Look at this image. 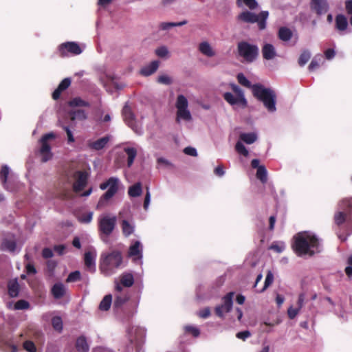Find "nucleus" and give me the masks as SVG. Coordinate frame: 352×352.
Listing matches in <instances>:
<instances>
[{
    "label": "nucleus",
    "instance_id": "obj_28",
    "mask_svg": "<svg viewBox=\"0 0 352 352\" xmlns=\"http://www.w3.org/2000/svg\"><path fill=\"white\" fill-rule=\"evenodd\" d=\"M160 62L153 60L141 69L140 73L144 76H148L155 73L159 67Z\"/></svg>",
    "mask_w": 352,
    "mask_h": 352
},
{
    "label": "nucleus",
    "instance_id": "obj_55",
    "mask_svg": "<svg viewBox=\"0 0 352 352\" xmlns=\"http://www.w3.org/2000/svg\"><path fill=\"white\" fill-rule=\"evenodd\" d=\"M155 54L160 58H164L168 54V48L165 46L160 47L156 49Z\"/></svg>",
    "mask_w": 352,
    "mask_h": 352
},
{
    "label": "nucleus",
    "instance_id": "obj_26",
    "mask_svg": "<svg viewBox=\"0 0 352 352\" xmlns=\"http://www.w3.org/2000/svg\"><path fill=\"white\" fill-rule=\"evenodd\" d=\"M85 48V44H79L74 41H67V53L73 55H79L84 51Z\"/></svg>",
    "mask_w": 352,
    "mask_h": 352
},
{
    "label": "nucleus",
    "instance_id": "obj_7",
    "mask_svg": "<svg viewBox=\"0 0 352 352\" xmlns=\"http://www.w3.org/2000/svg\"><path fill=\"white\" fill-rule=\"evenodd\" d=\"M339 210L334 214V222L340 226L344 223L352 222V198L343 199L339 203Z\"/></svg>",
    "mask_w": 352,
    "mask_h": 352
},
{
    "label": "nucleus",
    "instance_id": "obj_32",
    "mask_svg": "<svg viewBox=\"0 0 352 352\" xmlns=\"http://www.w3.org/2000/svg\"><path fill=\"white\" fill-rule=\"evenodd\" d=\"M236 5L239 8H248L250 10L258 8V3L256 0H236Z\"/></svg>",
    "mask_w": 352,
    "mask_h": 352
},
{
    "label": "nucleus",
    "instance_id": "obj_5",
    "mask_svg": "<svg viewBox=\"0 0 352 352\" xmlns=\"http://www.w3.org/2000/svg\"><path fill=\"white\" fill-rule=\"evenodd\" d=\"M0 182L3 188L11 192L18 191L21 187V184L19 181V177L12 173L10 167L6 164H3L1 167Z\"/></svg>",
    "mask_w": 352,
    "mask_h": 352
},
{
    "label": "nucleus",
    "instance_id": "obj_40",
    "mask_svg": "<svg viewBox=\"0 0 352 352\" xmlns=\"http://www.w3.org/2000/svg\"><path fill=\"white\" fill-rule=\"evenodd\" d=\"M123 150L126 154H137L142 152L140 147L135 143H127L123 146Z\"/></svg>",
    "mask_w": 352,
    "mask_h": 352
},
{
    "label": "nucleus",
    "instance_id": "obj_60",
    "mask_svg": "<svg viewBox=\"0 0 352 352\" xmlns=\"http://www.w3.org/2000/svg\"><path fill=\"white\" fill-rule=\"evenodd\" d=\"M236 338L243 340L251 336V333L249 331H243L238 332L236 335Z\"/></svg>",
    "mask_w": 352,
    "mask_h": 352
},
{
    "label": "nucleus",
    "instance_id": "obj_62",
    "mask_svg": "<svg viewBox=\"0 0 352 352\" xmlns=\"http://www.w3.org/2000/svg\"><path fill=\"white\" fill-rule=\"evenodd\" d=\"M348 264L349 265L345 268V272L349 277L352 276V256L348 259Z\"/></svg>",
    "mask_w": 352,
    "mask_h": 352
},
{
    "label": "nucleus",
    "instance_id": "obj_12",
    "mask_svg": "<svg viewBox=\"0 0 352 352\" xmlns=\"http://www.w3.org/2000/svg\"><path fill=\"white\" fill-rule=\"evenodd\" d=\"M257 139L256 133H241L239 135V140L236 142L235 148L239 154H248V151L244 146V143L250 144L254 143Z\"/></svg>",
    "mask_w": 352,
    "mask_h": 352
},
{
    "label": "nucleus",
    "instance_id": "obj_21",
    "mask_svg": "<svg viewBox=\"0 0 352 352\" xmlns=\"http://www.w3.org/2000/svg\"><path fill=\"white\" fill-rule=\"evenodd\" d=\"M251 166L253 168H257L256 177L263 184L266 183L267 180V170L263 165H260V162L257 159H254L251 162Z\"/></svg>",
    "mask_w": 352,
    "mask_h": 352
},
{
    "label": "nucleus",
    "instance_id": "obj_63",
    "mask_svg": "<svg viewBox=\"0 0 352 352\" xmlns=\"http://www.w3.org/2000/svg\"><path fill=\"white\" fill-rule=\"evenodd\" d=\"M42 256L45 258H50L53 256V252L50 248H45L42 251Z\"/></svg>",
    "mask_w": 352,
    "mask_h": 352
},
{
    "label": "nucleus",
    "instance_id": "obj_17",
    "mask_svg": "<svg viewBox=\"0 0 352 352\" xmlns=\"http://www.w3.org/2000/svg\"><path fill=\"white\" fill-rule=\"evenodd\" d=\"M309 6L311 10L318 16L325 14L330 8L327 0H311Z\"/></svg>",
    "mask_w": 352,
    "mask_h": 352
},
{
    "label": "nucleus",
    "instance_id": "obj_54",
    "mask_svg": "<svg viewBox=\"0 0 352 352\" xmlns=\"http://www.w3.org/2000/svg\"><path fill=\"white\" fill-rule=\"evenodd\" d=\"M128 300L126 296H118L114 300V306L116 308L121 307Z\"/></svg>",
    "mask_w": 352,
    "mask_h": 352
},
{
    "label": "nucleus",
    "instance_id": "obj_61",
    "mask_svg": "<svg viewBox=\"0 0 352 352\" xmlns=\"http://www.w3.org/2000/svg\"><path fill=\"white\" fill-rule=\"evenodd\" d=\"M186 332L192 333L195 337H197L199 335V330L192 326H186L185 327Z\"/></svg>",
    "mask_w": 352,
    "mask_h": 352
},
{
    "label": "nucleus",
    "instance_id": "obj_4",
    "mask_svg": "<svg viewBox=\"0 0 352 352\" xmlns=\"http://www.w3.org/2000/svg\"><path fill=\"white\" fill-rule=\"evenodd\" d=\"M66 90V78H63L58 87L53 91L52 97L56 100L55 109L59 125L66 131V100H58L60 94Z\"/></svg>",
    "mask_w": 352,
    "mask_h": 352
},
{
    "label": "nucleus",
    "instance_id": "obj_27",
    "mask_svg": "<svg viewBox=\"0 0 352 352\" xmlns=\"http://www.w3.org/2000/svg\"><path fill=\"white\" fill-rule=\"evenodd\" d=\"M89 350V345L87 340V338L82 336L77 338L75 349L74 352H88Z\"/></svg>",
    "mask_w": 352,
    "mask_h": 352
},
{
    "label": "nucleus",
    "instance_id": "obj_36",
    "mask_svg": "<svg viewBox=\"0 0 352 352\" xmlns=\"http://www.w3.org/2000/svg\"><path fill=\"white\" fill-rule=\"evenodd\" d=\"M8 307L14 310H26L30 308V303L25 300H19L14 304L13 308L12 302L8 304Z\"/></svg>",
    "mask_w": 352,
    "mask_h": 352
},
{
    "label": "nucleus",
    "instance_id": "obj_56",
    "mask_svg": "<svg viewBox=\"0 0 352 352\" xmlns=\"http://www.w3.org/2000/svg\"><path fill=\"white\" fill-rule=\"evenodd\" d=\"M57 265L55 261L50 260L47 262V270L50 276H52L54 271Z\"/></svg>",
    "mask_w": 352,
    "mask_h": 352
},
{
    "label": "nucleus",
    "instance_id": "obj_10",
    "mask_svg": "<svg viewBox=\"0 0 352 352\" xmlns=\"http://www.w3.org/2000/svg\"><path fill=\"white\" fill-rule=\"evenodd\" d=\"M239 54L247 62H253L258 55V47L245 41L238 43Z\"/></svg>",
    "mask_w": 352,
    "mask_h": 352
},
{
    "label": "nucleus",
    "instance_id": "obj_9",
    "mask_svg": "<svg viewBox=\"0 0 352 352\" xmlns=\"http://www.w3.org/2000/svg\"><path fill=\"white\" fill-rule=\"evenodd\" d=\"M117 218L110 214H101L98 219V230L102 235L107 237L114 230Z\"/></svg>",
    "mask_w": 352,
    "mask_h": 352
},
{
    "label": "nucleus",
    "instance_id": "obj_2",
    "mask_svg": "<svg viewBox=\"0 0 352 352\" xmlns=\"http://www.w3.org/2000/svg\"><path fill=\"white\" fill-rule=\"evenodd\" d=\"M252 95L263 104L269 113L274 114L276 112L277 96L273 89L266 87L261 83H255Z\"/></svg>",
    "mask_w": 352,
    "mask_h": 352
},
{
    "label": "nucleus",
    "instance_id": "obj_53",
    "mask_svg": "<svg viewBox=\"0 0 352 352\" xmlns=\"http://www.w3.org/2000/svg\"><path fill=\"white\" fill-rule=\"evenodd\" d=\"M345 8L347 14L349 16V22L352 26V0H347L345 2Z\"/></svg>",
    "mask_w": 352,
    "mask_h": 352
},
{
    "label": "nucleus",
    "instance_id": "obj_46",
    "mask_svg": "<svg viewBox=\"0 0 352 352\" xmlns=\"http://www.w3.org/2000/svg\"><path fill=\"white\" fill-rule=\"evenodd\" d=\"M322 59V56L321 54L316 55L311 61L309 65V70L310 72L314 71L315 69L318 68L320 66V63Z\"/></svg>",
    "mask_w": 352,
    "mask_h": 352
},
{
    "label": "nucleus",
    "instance_id": "obj_22",
    "mask_svg": "<svg viewBox=\"0 0 352 352\" xmlns=\"http://www.w3.org/2000/svg\"><path fill=\"white\" fill-rule=\"evenodd\" d=\"M96 252L95 250L88 251L85 254L84 261L85 267L91 272H94L96 270Z\"/></svg>",
    "mask_w": 352,
    "mask_h": 352
},
{
    "label": "nucleus",
    "instance_id": "obj_43",
    "mask_svg": "<svg viewBox=\"0 0 352 352\" xmlns=\"http://www.w3.org/2000/svg\"><path fill=\"white\" fill-rule=\"evenodd\" d=\"M237 80L242 86L250 89L252 93L253 94V88L254 84H252L251 82L245 76V75L243 73L238 74Z\"/></svg>",
    "mask_w": 352,
    "mask_h": 352
},
{
    "label": "nucleus",
    "instance_id": "obj_3",
    "mask_svg": "<svg viewBox=\"0 0 352 352\" xmlns=\"http://www.w3.org/2000/svg\"><path fill=\"white\" fill-rule=\"evenodd\" d=\"M122 264V256L120 251L113 250L104 253L101 256L100 270L101 272L109 276L115 274Z\"/></svg>",
    "mask_w": 352,
    "mask_h": 352
},
{
    "label": "nucleus",
    "instance_id": "obj_47",
    "mask_svg": "<svg viewBox=\"0 0 352 352\" xmlns=\"http://www.w3.org/2000/svg\"><path fill=\"white\" fill-rule=\"evenodd\" d=\"M52 324L53 328L59 332L63 329V320L60 317L55 316L52 319Z\"/></svg>",
    "mask_w": 352,
    "mask_h": 352
},
{
    "label": "nucleus",
    "instance_id": "obj_44",
    "mask_svg": "<svg viewBox=\"0 0 352 352\" xmlns=\"http://www.w3.org/2000/svg\"><path fill=\"white\" fill-rule=\"evenodd\" d=\"M311 58V52L308 50L302 52L298 58V64L300 67H303L309 61Z\"/></svg>",
    "mask_w": 352,
    "mask_h": 352
},
{
    "label": "nucleus",
    "instance_id": "obj_50",
    "mask_svg": "<svg viewBox=\"0 0 352 352\" xmlns=\"http://www.w3.org/2000/svg\"><path fill=\"white\" fill-rule=\"evenodd\" d=\"M285 248V245L283 242H280V243H274L270 247V250H274V251H275L276 252H278V253H280V252H283Z\"/></svg>",
    "mask_w": 352,
    "mask_h": 352
},
{
    "label": "nucleus",
    "instance_id": "obj_13",
    "mask_svg": "<svg viewBox=\"0 0 352 352\" xmlns=\"http://www.w3.org/2000/svg\"><path fill=\"white\" fill-rule=\"evenodd\" d=\"M122 116L125 123L138 135L142 134V128L135 120V116L131 109L125 105L122 109Z\"/></svg>",
    "mask_w": 352,
    "mask_h": 352
},
{
    "label": "nucleus",
    "instance_id": "obj_19",
    "mask_svg": "<svg viewBox=\"0 0 352 352\" xmlns=\"http://www.w3.org/2000/svg\"><path fill=\"white\" fill-rule=\"evenodd\" d=\"M54 193L60 199H64L65 196V175L64 172L60 173L54 183Z\"/></svg>",
    "mask_w": 352,
    "mask_h": 352
},
{
    "label": "nucleus",
    "instance_id": "obj_52",
    "mask_svg": "<svg viewBox=\"0 0 352 352\" xmlns=\"http://www.w3.org/2000/svg\"><path fill=\"white\" fill-rule=\"evenodd\" d=\"M23 348L28 352H36V347L34 343L30 340H26L23 342Z\"/></svg>",
    "mask_w": 352,
    "mask_h": 352
},
{
    "label": "nucleus",
    "instance_id": "obj_48",
    "mask_svg": "<svg viewBox=\"0 0 352 352\" xmlns=\"http://www.w3.org/2000/svg\"><path fill=\"white\" fill-rule=\"evenodd\" d=\"M81 279V274L79 271L76 270L73 272H71L67 276V283L72 282H76Z\"/></svg>",
    "mask_w": 352,
    "mask_h": 352
},
{
    "label": "nucleus",
    "instance_id": "obj_42",
    "mask_svg": "<svg viewBox=\"0 0 352 352\" xmlns=\"http://www.w3.org/2000/svg\"><path fill=\"white\" fill-rule=\"evenodd\" d=\"M112 303V296L111 294L106 295L101 300L99 305V309L101 311H107L109 309Z\"/></svg>",
    "mask_w": 352,
    "mask_h": 352
},
{
    "label": "nucleus",
    "instance_id": "obj_24",
    "mask_svg": "<svg viewBox=\"0 0 352 352\" xmlns=\"http://www.w3.org/2000/svg\"><path fill=\"white\" fill-rule=\"evenodd\" d=\"M110 140V136L106 135L95 141H89L88 146L93 150L100 151L105 147Z\"/></svg>",
    "mask_w": 352,
    "mask_h": 352
},
{
    "label": "nucleus",
    "instance_id": "obj_41",
    "mask_svg": "<svg viewBox=\"0 0 352 352\" xmlns=\"http://www.w3.org/2000/svg\"><path fill=\"white\" fill-rule=\"evenodd\" d=\"M74 214L78 219V220L82 223H90L93 218L92 212H87L85 213L75 212Z\"/></svg>",
    "mask_w": 352,
    "mask_h": 352
},
{
    "label": "nucleus",
    "instance_id": "obj_20",
    "mask_svg": "<svg viewBox=\"0 0 352 352\" xmlns=\"http://www.w3.org/2000/svg\"><path fill=\"white\" fill-rule=\"evenodd\" d=\"M143 247L139 241H135L132 243L128 251V256L131 258L135 262L142 263Z\"/></svg>",
    "mask_w": 352,
    "mask_h": 352
},
{
    "label": "nucleus",
    "instance_id": "obj_57",
    "mask_svg": "<svg viewBox=\"0 0 352 352\" xmlns=\"http://www.w3.org/2000/svg\"><path fill=\"white\" fill-rule=\"evenodd\" d=\"M230 86H231L232 91L237 96H239L241 98H245L243 91L239 86H238L237 85L234 84V83L231 84Z\"/></svg>",
    "mask_w": 352,
    "mask_h": 352
},
{
    "label": "nucleus",
    "instance_id": "obj_59",
    "mask_svg": "<svg viewBox=\"0 0 352 352\" xmlns=\"http://www.w3.org/2000/svg\"><path fill=\"white\" fill-rule=\"evenodd\" d=\"M300 309H299L298 307L294 308L292 307H290L287 311L288 316L289 317V318L294 319L298 315Z\"/></svg>",
    "mask_w": 352,
    "mask_h": 352
},
{
    "label": "nucleus",
    "instance_id": "obj_23",
    "mask_svg": "<svg viewBox=\"0 0 352 352\" xmlns=\"http://www.w3.org/2000/svg\"><path fill=\"white\" fill-rule=\"evenodd\" d=\"M348 26V20L344 14H339L336 15L335 19V28L340 35L344 34V32L346 30Z\"/></svg>",
    "mask_w": 352,
    "mask_h": 352
},
{
    "label": "nucleus",
    "instance_id": "obj_49",
    "mask_svg": "<svg viewBox=\"0 0 352 352\" xmlns=\"http://www.w3.org/2000/svg\"><path fill=\"white\" fill-rule=\"evenodd\" d=\"M273 280L274 275L270 271H269L265 278L264 287L259 291V292H264L273 283Z\"/></svg>",
    "mask_w": 352,
    "mask_h": 352
},
{
    "label": "nucleus",
    "instance_id": "obj_15",
    "mask_svg": "<svg viewBox=\"0 0 352 352\" xmlns=\"http://www.w3.org/2000/svg\"><path fill=\"white\" fill-rule=\"evenodd\" d=\"M234 292H230L222 298V305L217 306L215 308L216 314L223 318L226 313H228L232 308Z\"/></svg>",
    "mask_w": 352,
    "mask_h": 352
},
{
    "label": "nucleus",
    "instance_id": "obj_64",
    "mask_svg": "<svg viewBox=\"0 0 352 352\" xmlns=\"http://www.w3.org/2000/svg\"><path fill=\"white\" fill-rule=\"evenodd\" d=\"M324 56L327 60H331L336 56V52L333 49H327L324 52Z\"/></svg>",
    "mask_w": 352,
    "mask_h": 352
},
{
    "label": "nucleus",
    "instance_id": "obj_34",
    "mask_svg": "<svg viewBox=\"0 0 352 352\" xmlns=\"http://www.w3.org/2000/svg\"><path fill=\"white\" fill-rule=\"evenodd\" d=\"M51 292L55 298L58 299L61 298L65 294L64 285L60 283L54 284L52 287Z\"/></svg>",
    "mask_w": 352,
    "mask_h": 352
},
{
    "label": "nucleus",
    "instance_id": "obj_1",
    "mask_svg": "<svg viewBox=\"0 0 352 352\" xmlns=\"http://www.w3.org/2000/svg\"><path fill=\"white\" fill-rule=\"evenodd\" d=\"M294 249L299 256H312L320 252V243L316 236L311 232L298 233L294 237Z\"/></svg>",
    "mask_w": 352,
    "mask_h": 352
},
{
    "label": "nucleus",
    "instance_id": "obj_14",
    "mask_svg": "<svg viewBox=\"0 0 352 352\" xmlns=\"http://www.w3.org/2000/svg\"><path fill=\"white\" fill-rule=\"evenodd\" d=\"M89 173L87 171H76L74 175V182L73 190L78 193L82 191L87 186Z\"/></svg>",
    "mask_w": 352,
    "mask_h": 352
},
{
    "label": "nucleus",
    "instance_id": "obj_51",
    "mask_svg": "<svg viewBox=\"0 0 352 352\" xmlns=\"http://www.w3.org/2000/svg\"><path fill=\"white\" fill-rule=\"evenodd\" d=\"M157 165L159 168H170L173 167L172 164L164 157H160L157 159Z\"/></svg>",
    "mask_w": 352,
    "mask_h": 352
},
{
    "label": "nucleus",
    "instance_id": "obj_25",
    "mask_svg": "<svg viewBox=\"0 0 352 352\" xmlns=\"http://www.w3.org/2000/svg\"><path fill=\"white\" fill-rule=\"evenodd\" d=\"M263 57L265 60H272L276 56V51L273 45L265 43L262 47Z\"/></svg>",
    "mask_w": 352,
    "mask_h": 352
},
{
    "label": "nucleus",
    "instance_id": "obj_45",
    "mask_svg": "<svg viewBox=\"0 0 352 352\" xmlns=\"http://www.w3.org/2000/svg\"><path fill=\"white\" fill-rule=\"evenodd\" d=\"M67 105L70 106L71 107H87L89 106V103L82 100L80 98L76 97L67 102Z\"/></svg>",
    "mask_w": 352,
    "mask_h": 352
},
{
    "label": "nucleus",
    "instance_id": "obj_33",
    "mask_svg": "<svg viewBox=\"0 0 352 352\" xmlns=\"http://www.w3.org/2000/svg\"><path fill=\"white\" fill-rule=\"evenodd\" d=\"M8 294L10 297H16L19 292V285L16 279L11 280L8 284Z\"/></svg>",
    "mask_w": 352,
    "mask_h": 352
},
{
    "label": "nucleus",
    "instance_id": "obj_16",
    "mask_svg": "<svg viewBox=\"0 0 352 352\" xmlns=\"http://www.w3.org/2000/svg\"><path fill=\"white\" fill-rule=\"evenodd\" d=\"M57 134L54 132H50L44 134L39 142L41 144V154H52L51 153V144L55 142Z\"/></svg>",
    "mask_w": 352,
    "mask_h": 352
},
{
    "label": "nucleus",
    "instance_id": "obj_29",
    "mask_svg": "<svg viewBox=\"0 0 352 352\" xmlns=\"http://www.w3.org/2000/svg\"><path fill=\"white\" fill-rule=\"evenodd\" d=\"M199 52L208 57H212L214 56V51L212 50L210 43L207 41H203L199 45Z\"/></svg>",
    "mask_w": 352,
    "mask_h": 352
},
{
    "label": "nucleus",
    "instance_id": "obj_31",
    "mask_svg": "<svg viewBox=\"0 0 352 352\" xmlns=\"http://www.w3.org/2000/svg\"><path fill=\"white\" fill-rule=\"evenodd\" d=\"M121 228L123 234L125 236H129L133 233L135 230V225L132 221H129L124 219L122 221Z\"/></svg>",
    "mask_w": 352,
    "mask_h": 352
},
{
    "label": "nucleus",
    "instance_id": "obj_30",
    "mask_svg": "<svg viewBox=\"0 0 352 352\" xmlns=\"http://www.w3.org/2000/svg\"><path fill=\"white\" fill-rule=\"evenodd\" d=\"M69 117L73 120H83L87 118V114L84 110L82 109H72L67 112V118Z\"/></svg>",
    "mask_w": 352,
    "mask_h": 352
},
{
    "label": "nucleus",
    "instance_id": "obj_58",
    "mask_svg": "<svg viewBox=\"0 0 352 352\" xmlns=\"http://www.w3.org/2000/svg\"><path fill=\"white\" fill-rule=\"evenodd\" d=\"M157 82L161 84L168 85L171 84L172 80L167 75H162L158 77Z\"/></svg>",
    "mask_w": 352,
    "mask_h": 352
},
{
    "label": "nucleus",
    "instance_id": "obj_39",
    "mask_svg": "<svg viewBox=\"0 0 352 352\" xmlns=\"http://www.w3.org/2000/svg\"><path fill=\"white\" fill-rule=\"evenodd\" d=\"M292 37V32L286 27H281L278 30V38L283 41H289Z\"/></svg>",
    "mask_w": 352,
    "mask_h": 352
},
{
    "label": "nucleus",
    "instance_id": "obj_6",
    "mask_svg": "<svg viewBox=\"0 0 352 352\" xmlns=\"http://www.w3.org/2000/svg\"><path fill=\"white\" fill-rule=\"evenodd\" d=\"M121 182L118 177H111L106 182L100 184V188L102 190L107 189L100 198L98 206H104L107 202L118 192Z\"/></svg>",
    "mask_w": 352,
    "mask_h": 352
},
{
    "label": "nucleus",
    "instance_id": "obj_11",
    "mask_svg": "<svg viewBox=\"0 0 352 352\" xmlns=\"http://www.w3.org/2000/svg\"><path fill=\"white\" fill-rule=\"evenodd\" d=\"M175 106L177 108V122H179L180 120L185 121L191 120L192 116L188 109V102L184 95L180 94L177 96Z\"/></svg>",
    "mask_w": 352,
    "mask_h": 352
},
{
    "label": "nucleus",
    "instance_id": "obj_37",
    "mask_svg": "<svg viewBox=\"0 0 352 352\" xmlns=\"http://www.w3.org/2000/svg\"><path fill=\"white\" fill-rule=\"evenodd\" d=\"M142 192V184L140 182L131 186L128 190V194L131 197H137L141 195Z\"/></svg>",
    "mask_w": 352,
    "mask_h": 352
},
{
    "label": "nucleus",
    "instance_id": "obj_35",
    "mask_svg": "<svg viewBox=\"0 0 352 352\" xmlns=\"http://www.w3.org/2000/svg\"><path fill=\"white\" fill-rule=\"evenodd\" d=\"M120 283L126 287L133 285L134 278L131 273H123L120 277Z\"/></svg>",
    "mask_w": 352,
    "mask_h": 352
},
{
    "label": "nucleus",
    "instance_id": "obj_8",
    "mask_svg": "<svg viewBox=\"0 0 352 352\" xmlns=\"http://www.w3.org/2000/svg\"><path fill=\"white\" fill-rule=\"evenodd\" d=\"M268 11H261L258 14L245 10L240 13L237 19L239 21L248 23H258L259 30H264L266 27V21L268 18Z\"/></svg>",
    "mask_w": 352,
    "mask_h": 352
},
{
    "label": "nucleus",
    "instance_id": "obj_18",
    "mask_svg": "<svg viewBox=\"0 0 352 352\" xmlns=\"http://www.w3.org/2000/svg\"><path fill=\"white\" fill-rule=\"evenodd\" d=\"M224 100L230 105L233 106L234 109L241 108L244 109L248 105V101L245 98L234 96L230 92H226L223 94Z\"/></svg>",
    "mask_w": 352,
    "mask_h": 352
},
{
    "label": "nucleus",
    "instance_id": "obj_38",
    "mask_svg": "<svg viewBox=\"0 0 352 352\" xmlns=\"http://www.w3.org/2000/svg\"><path fill=\"white\" fill-rule=\"evenodd\" d=\"M186 23V20L180 22H162L160 24L159 28L161 30H168L171 28L182 26Z\"/></svg>",
    "mask_w": 352,
    "mask_h": 352
}]
</instances>
